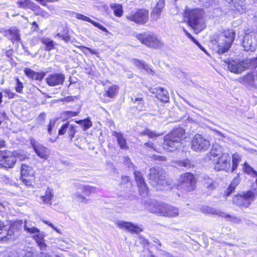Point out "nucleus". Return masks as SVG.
Returning <instances> with one entry per match:
<instances>
[{
  "label": "nucleus",
  "instance_id": "f257e3e1",
  "mask_svg": "<svg viewBox=\"0 0 257 257\" xmlns=\"http://www.w3.org/2000/svg\"><path fill=\"white\" fill-rule=\"evenodd\" d=\"M147 207L150 212L164 217H176L179 214V210L178 208L156 201L150 202Z\"/></svg>",
  "mask_w": 257,
  "mask_h": 257
},
{
  "label": "nucleus",
  "instance_id": "f03ea898",
  "mask_svg": "<svg viewBox=\"0 0 257 257\" xmlns=\"http://www.w3.org/2000/svg\"><path fill=\"white\" fill-rule=\"evenodd\" d=\"M166 173L159 167L150 169L147 175L150 183L154 187H159L161 189L171 185V180L166 178Z\"/></svg>",
  "mask_w": 257,
  "mask_h": 257
},
{
  "label": "nucleus",
  "instance_id": "7ed1b4c3",
  "mask_svg": "<svg viewBox=\"0 0 257 257\" xmlns=\"http://www.w3.org/2000/svg\"><path fill=\"white\" fill-rule=\"evenodd\" d=\"M185 130H173L165 140L164 149L169 152H174L181 146V141L186 138Z\"/></svg>",
  "mask_w": 257,
  "mask_h": 257
},
{
  "label": "nucleus",
  "instance_id": "20e7f679",
  "mask_svg": "<svg viewBox=\"0 0 257 257\" xmlns=\"http://www.w3.org/2000/svg\"><path fill=\"white\" fill-rule=\"evenodd\" d=\"M203 15V12L200 9L191 10L185 13V16L187 18L189 25L197 33L204 28Z\"/></svg>",
  "mask_w": 257,
  "mask_h": 257
},
{
  "label": "nucleus",
  "instance_id": "39448f33",
  "mask_svg": "<svg viewBox=\"0 0 257 257\" xmlns=\"http://www.w3.org/2000/svg\"><path fill=\"white\" fill-rule=\"evenodd\" d=\"M234 39V32L232 30H225L219 37L217 43V52L223 54L230 48Z\"/></svg>",
  "mask_w": 257,
  "mask_h": 257
},
{
  "label": "nucleus",
  "instance_id": "423d86ee",
  "mask_svg": "<svg viewBox=\"0 0 257 257\" xmlns=\"http://www.w3.org/2000/svg\"><path fill=\"white\" fill-rule=\"evenodd\" d=\"M136 38L148 47L156 49L161 48L163 45L155 35L150 32L137 34Z\"/></svg>",
  "mask_w": 257,
  "mask_h": 257
},
{
  "label": "nucleus",
  "instance_id": "0eeeda50",
  "mask_svg": "<svg viewBox=\"0 0 257 257\" xmlns=\"http://www.w3.org/2000/svg\"><path fill=\"white\" fill-rule=\"evenodd\" d=\"M254 193L251 191H248L235 195L233 201L239 206L248 207L254 201Z\"/></svg>",
  "mask_w": 257,
  "mask_h": 257
},
{
  "label": "nucleus",
  "instance_id": "6e6552de",
  "mask_svg": "<svg viewBox=\"0 0 257 257\" xmlns=\"http://www.w3.org/2000/svg\"><path fill=\"white\" fill-rule=\"evenodd\" d=\"M210 146V142L199 134L196 135L192 140L191 148L197 152H204Z\"/></svg>",
  "mask_w": 257,
  "mask_h": 257
},
{
  "label": "nucleus",
  "instance_id": "1a4fd4ad",
  "mask_svg": "<svg viewBox=\"0 0 257 257\" xmlns=\"http://www.w3.org/2000/svg\"><path fill=\"white\" fill-rule=\"evenodd\" d=\"M17 162L14 154L8 150L0 152V166L4 168H13Z\"/></svg>",
  "mask_w": 257,
  "mask_h": 257
},
{
  "label": "nucleus",
  "instance_id": "9d476101",
  "mask_svg": "<svg viewBox=\"0 0 257 257\" xmlns=\"http://www.w3.org/2000/svg\"><path fill=\"white\" fill-rule=\"evenodd\" d=\"M149 11L145 9H139L134 13L126 16L128 20L133 21L137 24L144 25L149 20Z\"/></svg>",
  "mask_w": 257,
  "mask_h": 257
},
{
  "label": "nucleus",
  "instance_id": "9b49d317",
  "mask_svg": "<svg viewBox=\"0 0 257 257\" xmlns=\"http://www.w3.org/2000/svg\"><path fill=\"white\" fill-rule=\"evenodd\" d=\"M196 181L192 173H185L180 176V187L185 191L190 192L195 188Z\"/></svg>",
  "mask_w": 257,
  "mask_h": 257
},
{
  "label": "nucleus",
  "instance_id": "f8f14e48",
  "mask_svg": "<svg viewBox=\"0 0 257 257\" xmlns=\"http://www.w3.org/2000/svg\"><path fill=\"white\" fill-rule=\"evenodd\" d=\"M34 174V170L31 166L25 164H22L21 167V180L26 186H30L32 185Z\"/></svg>",
  "mask_w": 257,
  "mask_h": 257
},
{
  "label": "nucleus",
  "instance_id": "ddd939ff",
  "mask_svg": "<svg viewBox=\"0 0 257 257\" xmlns=\"http://www.w3.org/2000/svg\"><path fill=\"white\" fill-rule=\"evenodd\" d=\"M214 163V169L216 171H228L230 167V157L228 153H223Z\"/></svg>",
  "mask_w": 257,
  "mask_h": 257
},
{
  "label": "nucleus",
  "instance_id": "4468645a",
  "mask_svg": "<svg viewBox=\"0 0 257 257\" xmlns=\"http://www.w3.org/2000/svg\"><path fill=\"white\" fill-rule=\"evenodd\" d=\"M228 69L235 74H240L247 69L245 60L243 61L230 60L227 63Z\"/></svg>",
  "mask_w": 257,
  "mask_h": 257
},
{
  "label": "nucleus",
  "instance_id": "2eb2a0df",
  "mask_svg": "<svg viewBox=\"0 0 257 257\" xmlns=\"http://www.w3.org/2000/svg\"><path fill=\"white\" fill-rule=\"evenodd\" d=\"M115 225L120 229H124L128 232L135 233H139L143 231L142 228L132 222L123 220H117Z\"/></svg>",
  "mask_w": 257,
  "mask_h": 257
},
{
  "label": "nucleus",
  "instance_id": "dca6fc26",
  "mask_svg": "<svg viewBox=\"0 0 257 257\" xmlns=\"http://www.w3.org/2000/svg\"><path fill=\"white\" fill-rule=\"evenodd\" d=\"M31 145L38 156L46 160L49 155V150L41 145L34 139H31Z\"/></svg>",
  "mask_w": 257,
  "mask_h": 257
},
{
  "label": "nucleus",
  "instance_id": "f3484780",
  "mask_svg": "<svg viewBox=\"0 0 257 257\" xmlns=\"http://www.w3.org/2000/svg\"><path fill=\"white\" fill-rule=\"evenodd\" d=\"M65 75L62 73L49 74L46 78L47 84L50 86H56L63 84Z\"/></svg>",
  "mask_w": 257,
  "mask_h": 257
},
{
  "label": "nucleus",
  "instance_id": "a211bd4d",
  "mask_svg": "<svg viewBox=\"0 0 257 257\" xmlns=\"http://www.w3.org/2000/svg\"><path fill=\"white\" fill-rule=\"evenodd\" d=\"M242 46L246 51H254L257 47V39L255 36L246 35L243 38Z\"/></svg>",
  "mask_w": 257,
  "mask_h": 257
},
{
  "label": "nucleus",
  "instance_id": "6ab92c4d",
  "mask_svg": "<svg viewBox=\"0 0 257 257\" xmlns=\"http://www.w3.org/2000/svg\"><path fill=\"white\" fill-rule=\"evenodd\" d=\"M134 175L136 181L139 187L140 194L143 196H145L148 193V188L141 173L135 170Z\"/></svg>",
  "mask_w": 257,
  "mask_h": 257
},
{
  "label": "nucleus",
  "instance_id": "aec40b11",
  "mask_svg": "<svg viewBox=\"0 0 257 257\" xmlns=\"http://www.w3.org/2000/svg\"><path fill=\"white\" fill-rule=\"evenodd\" d=\"M80 123L83 128H88L92 126V123L89 119H86L79 121H73L72 120L69 121L63 124L60 128H75L77 126L76 124Z\"/></svg>",
  "mask_w": 257,
  "mask_h": 257
},
{
  "label": "nucleus",
  "instance_id": "412c9836",
  "mask_svg": "<svg viewBox=\"0 0 257 257\" xmlns=\"http://www.w3.org/2000/svg\"><path fill=\"white\" fill-rule=\"evenodd\" d=\"M165 6V0H159L151 13V19L154 21H157Z\"/></svg>",
  "mask_w": 257,
  "mask_h": 257
},
{
  "label": "nucleus",
  "instance_id": "4be33fe9",
  "mask_svg": "<svg viewBox=\"0 0 257 257\" xmlns=\"http://www.w3.org/2000/svg\"><path fill=\"white\" fill-rule=\"evenodd\" d=\"M240 82L248 87L257 88V72L255 76L248 74L240 79Z\"/></svg>",
  "mask_w": 257,
  "mask_h": 257
},
{
  "label": "nucleus",
  "instance_id": "5701e85b",
  "mask_svg": "<svg viewBox=\"0 0 257 257\" xmlns=\"http://www.w3.org/2000/svg\"><path fill=\"white\" fill-rule=\"evenodd\" d=\"M222 149L220 147L214 146L213 148L207 154H206L204 160L206 162L212 161L215 162L218 157H220Z\"/></svg>",
  "mask_w": 257,
  "mask_h": 257
},
{
  "label": "nucleus",
  "instance_id": "b1692460",
  "mask_svg": "<svg viewBox=\"0 0 257 257\" xmlns=\"http://www.w3.org/2000/svg\"><path fill=\"white\" fill-rule=\"evenodd\" d=\"M16 4L19 8L29 9L34 11H36L40 9L39 6L30 0H18Z\"/></svg>",
  "mask_w": 257,
  "mask_h": 257
},
{
  "label": "nucleus",
  "instance_id": "393cba45",
  "mask_svg": "<svg viewBox=\"0 0 257 257\" xmlns=\"http://www.w3.org/2000/svg\"><path fill=\"white\" fill-rule=\"evenodd\" d=\"M152 93L156 94L157 98L161 101L167 102L169 101V95L168 91L161 87H156L153 89Z\"/></svg>",
  "mask_w": 257,
  "mask_h": 257
},
{
  "label": "nucleus",
  "instance_id": "a878e982",
  "mask_svg": "<svg viewBox=\"0 0 257 257\" xmlns=\"http://www.w3.org/2000/svg\"><path fill=\"white\" fill-rule=\"evenodd\" d=\"M74 15L75 18H76L77 19L82 20L91 23L95 27L102 30V31L108 32L107 29L104 27L100 25L99 23L91 20L89 18L78 13H75Z\"/></svg>",
  "mask_w": 257,
  "mask_h": 257
},
{
  "label": "nucleus",
  "instance_id": "bb28decb",
  "mask_svg": "<svg viewBox=\"0 0 257 257\" xmlns=\"http://www.w3.org/2000/svg\"><path fill=\"white\" fill-rule=\"evenodd\" d=\"M24 72L25 74L30 78L38 81H41L45 75V73L44 72H36L28 68H26Z\"/></svg>",
  "mask_w": 257,
  "mask_h": 257
},
{
  "label": "nucleus",
  "instance_id": "cd10ccee",
  "mask_svg": "<svg viewBox=\"0 0 257 257\" xmlns=\"http://www.w3.org/2000/svg\"><path fill=\"white\" fill-rule=\"evenodd\" d=\"M230 5L233 6L234 10L239 13H243L246 12V6L245 0H231Z\"/></svg>",
  "mask_w": 257,
  "mask_h": 257
},
{
  "label": "nucleus",
  "instance_id": "c85d7f7f",
  "mask_svg": "<svg viewBox=\"0 0 257 257\" xmlns=\"http://www.w3.org/2000/svg\"><path fill=\"white\" fill-rule=\"evenodd\" d=\"M5 35L12 41H18L20 40L19 30L16 28H12L9 30L6 31Z\"/></svg>",
  "mask_w": 257,
  "mask_h": 257
},
{
  "label": "nucleus",
  "instance_id": "c756f323",
  "mask_svg": "<svg viewBox=\"0 0 257 257\" xmlns=\"http://www.w3.org/2000/svg\"><path fill=\"white\" fill-rule=\"evenodd\" d=\"M133 63L138 68L145 70L148 74L153 75L154 71L150 68L144 61L134 59L132 60Z\"/></svg>",
  "mask_w": 257,
  "mask_h": 257
},
{
  "label": "nucleus",
  "instance_id": "7c9ffc66",
  "mask_svg": "<svg viewBox=\"0 0 257 257\" xmlns=\"http://www.w3.org/2000/svg\"><path fill=\"white\" fill-rule=\"evenodd\" d=\"M34 239L36 241L38 245L41 250H45L47 247L46 244L45 243L44 235L43 232L40 231L33 235Z\"/></svg>",
  "mask_w": 257,
  "mask_h": 257
},
{
  "label": "nucleus",
  "instance_id": "2f4dec72",
  "mask_svg": "<svg viewBox=\"0 0 257 257\" xmlns=\"http://www.w3.org/2000/svg\"><path fill=\"white\" fill-rule=\"evenodd\" d=\"M54 196L53 190L50 188H48L46 190L45 195L41 196V199L44 203L51 205V200Z\"/></svg>",
  "mask_w": 257,
  "mask_h": 257
},
{
  "label": "nucleus",
  "instance_id": "473e14b6",
  "mask_svg": "<svg viewBox=\"0 0 257 257\" xmlns=\"http://www.w3.org/2000/svg\"><path fill=\"white\" fill-rule=\"evenodd\" d=\"M240 182V179L239 177L236 176L235 177L231 182L230 184L228 186L227 190L224 193V195L226 196H228L234 190L236 187L239 184Z\"/></svg>",
  "mask_w": 257,
  "mask_h": 257
},
{
  "label": "nucleus",
  "instance_id": "72a5a7b5",
  "mask_svg": "<svg viewBox=\"0 0 257 257\" xmlns=\"http://www.w3.org/2000/svg\"><path fill=\"white\" fill-rule=\"evenodd\" d=\"M113 135L116 138L117 143L120 148L122 149H127L125 139L123 138L121 134L114 132Z\"/></svg>",
  "mask_w": 257,
  "mask_h": 257
},
{
  "label": "nucleus",
  "instance_id": "f704fd0d",
  "mask_svg": "<svg viewBox=\"0 0 257 257\" xmlns=\"http://www.w3.org/2000/svg\"><path fill=\"white\" fill-rule=\"evenodd\" d=\"M119 90L118 86L116 85H113L110 86L107 90L104 93V96H106L110 98L114 97L118 92Z\"/></svg>",
  "mask_w": 257,
  "mask_h": 257
},
{
  "label": "nucleus",
  "instance_id": "c9c22d12",
  "mask_svg": "<svg viewBox=\"0 0 257 257\" xmlns=\"http://www.w3.org/2000/svg\"><path fill=\"white\" fill-rule=\"evenodd\" d=\"M176 164L180 167H184L186 169L193 168L194 165L192 164L189 159L180 160L176 162Z\"/></svg>",
  "mask_w": 257,
  "mask_h": 257
},
{
  "label": "nucleus",
  "instance_id": "e433bc0d",
  "mask_svg": "<svg viewBox=\"0 0 257 257\" xmlns=\"http://www.w3.org/2000/svg\"><path fill=\"white\" fill-rule=\"evenodd\" d=\"M42 43L46 46V50L50 51L54 48V42L49 38L43 37Z\"/></svg>",
  "mask_w": 257,
  "mask_h": 257
},
{
  "label": "nucleus",
  "instance_id": "4c0bfd02",
  "mask_svg": "<svg viewBox=\"0 0 257 257\" xmlns=\"http://www.w3.org/2000/svg\"><path fill=\"white\" fill-rule=\"evenodd\" d=\"M111 8L113 9L114 14L117 17H121L123 13L122 6L118 4H113L111 5Z\"/></svg>",
  "mask_w": 257,
  "mask_h": 257
},
{
  "label": "nucleus",
  "instance_id": "58836bf2",
  "mask_svg": "<svg viewBox=\"0 0 257 257\" xmlns=\"http://www.w3.org/2000/svg\"><path fill=\"white\" fill-rule=\"evenodd\" d=\"M241 157L237 153H235L232 155V165L231 171L233 172L237 167L238 163L240 161Z\"/></svg>",
  "mask_w": 257,
  "mask_h": 257
},
{
  "label": "nucleus",
  "instance_id": "ea45409f",
  "mask_svg": "<svg viewBox=\"0 0 257 257\" xmlns=\"http://www.w3.org/2000/svg\"><path fill=\"white\" fill-rule=\"evenodd\" d=\"M207 210H208L209 212H211L213 214L218 215L219 216H221L222 217H224L226 219L229 218L231 219L232 218V217L229 215V214H227L219 210H214L213 208H211L210 207H208Z\"/></svg>",
  "mask_w": 257,
  "mask_h": 257
},
{
  "label": "nucleus",
  "instance_id": "a19ab883",
  "mask_svg": "<svg viewBox=\"0 0 257 257\" xmlns=\"http://www.w3.org/2000/svg\"><path fill=\"white\" fill-rule=\"evenodd\" d=\"M84 54L87 55V52H84V50H87L91 54H94L98 56L99 53L98 51L96 50L92 49L89 47H87L84 46H77Z\"/></svg>",
  "mask_w": 257,
  "mask_h": 257
},
{
  "label": "nucleus",
  "instance_id": "79ce46f5",
  "mask_svg": "<svg viewBox=\"0 0 257 257\" xmlns=\"http://www.w3.org/2000/svg\"><path fill=\"white\" fill-rule=\"evenodd\" d=\"M245 62L247 65V69H253L257 67V57L245 59Z\"/></svg>",
  "mask_w": 257,
  "mask_h": 257
},
{
  "label": "nucleus",
  "instance_id": "37998d69",
  "mask_svg": "<svg viewBox=\"0 0 257 257\" xmlns=\"http://www.w3.org/2000/svg\"><path fill=\"white\" fill-rule=\"evenodd\" d=\"M84 191L85 194L87 195H89L91 193H96L97 192V188L95 187L92 186H85L83 187Z\"/></svg>",
  "mask_w": 257,
  "mask_h": 257
},
{
  "label": "nucleus",
  "instance_id": "c03bdc74",
  "mask_svg": "<svg viewBox=\"0 0 257 257\" xmlns=\"http://www.w3.org/2000/svg\"><path fill=\"white\" fill-rule=\"evenodd\" d=\"M243 169L246 173L248 174L252 173L254 175L257 176V172L255 171L251 167H250L246 163H245L244 164Z\"/></svg>",
  "mask_w": 257,
  "mask_h": 257
},
{
  "label": "nucleus",
  "instance_id": "a18cd8bd",
  "mask_svg": "<svg viewBox=\"0 0 257 257\" xmlns=\"http://www.w3.org/2000/svg\"><path fill=\"white\" fill-rule=\"evenodd\" d=\"M24 229L30 234H37L40 232V230L34 226L28 227L26 224L24 226Z\"/></svg>",
  "mask_w": 257,
  "mask_h": 257
},
{
  "label": "nucleus",
  "instance_id": "49530a36",
  "mask_svg": "<svg viewBox=\"0 0 257 257\" xmlns=\"http://www.w3.org/2000/svg\"><path fill=\"white\" fill-rule=\"evenodd\" d=\"M204 185L205 187L209 189V190H212L215 188V183L212 179L209 178L204 183Z\"/></svg>",
  "mask_w": 257,
  "mask_h": 257
},
{
  "label": "nucleus",
  "instance_id": "de8ad7c7",
  "mask_svg": "<svg viewBox=\"0 0 257 257\" xmlns=\"http://www.w3.org/2000/svg\"><path fill=\"white\" fill-rule=\"evenodd\" d=\"M73 196L74 199H76L79 202L84 203L87 202V199L85 197L82 196V195L79 193L77 192L74 193Z\"/></svg>",
  "mask_w": 257,
  "mask_h": 257
},
{
  "label": "nucleus",
  "instance_id": "09e8293b",
  "mask_svg": "<svg viewBox=\"0 0 257 257\" xmlns=\"http://www.w3.org/2000/svg\"><path fill=\"white\" fill-rule=\"evenodd\" d=\"M23 89V83L20 81L18 78H16V85L15 86L16 91L17 92H22Z\"/></svg>",
  "mask_w": 257,
  "mask_h": 257
},
{
  "label": "nucleus",
  "instance_id": "8fccbe9b",
  "mask_svg": "<svg viewBox=\"0 0 257 257\" xmlns=\"http://www.w3.org/2000/svg\"><path fill=\"white\" fill-rule=\"evenodd\" d=\"M132 102L135 103L138 101H142L143 97L141 94H137V95H133L131 98Z\"/></svg>",
  "mask_w": 257,
  "mask_h": 257
},
{
  "label": "nucleus",
  "instance_id": "3c124183",
  "mask_svg": "<svg viewBox=\"0 0 257 257\" xmlns=\"http://www.w3.org/2000/svg\"><path fill=\"white\" fill-rule=\"evenodd\" d=\"M56 37H59L61 38L63 40H64L65 42H68L70 40V36L67 34H61L60 33H58L56 36Z\"/></svg>",
  "mask_w": 257,
  "mask_h": 257
},
{
  "label": "nucleus",
  "instance_id": "603ef678",
  "mask_svg": "<svg viewBox=\"0 0 257 257\" xmlns=\"http://www.w3.org/2000/svg\"><path fill=\"white\" fill-rule=\"evenodd\" d=\"M37 11H38V10ZM39 11L37 14V15H40L45 18H47L49 17L50 15L46 11L41 10L40 8V9H39Z\"/></svg>",
  "mask_w": 257,
  "mask_h": 257
},
{
  "label": "nucleus",
  "instance_id": "864d4df0",
  "mask_svg": "<svg viewBox=\"0 0 257 257\" xmlns=\"http://www.w3.org/2000/svg\"><path fill=\"white\" fill-rule=\"evenodd\" d=\"M48 132L50 135H51L52 134L55 135V137H54V139H53V138L50 139V141H51L52 142H55L57 138L56 130H48Z\"/></svg>",
  "mask_w": 257,
  "mask_h": 257
},
{
  "label": "nucleus",
  "instance_id": "5fc2aeb1",
  "mask_svg": "<svg viewBox=\"0 0 257 257\" xmlns=\"http://www.w3.org/2000/svg\"><path fill=\"white\" fill-rule=\"evenodd\" d=\"M214 134L216 135L219 139H222V138H225L226 136V134L225 133H222L218 131L214 130Z\"/></svg>",
  "mask_w": 257,
  "mask_h": 257
},
{
  "label": "nucleus",
  "instance_id": "6e6d98bb",
  "mask_svg": "<svg viewBox=\"0 0 257 257\" xmlns=\"http://www.w3.org/2000/svg\"><path fill=\"white\" fill-rule=\"evenodd\" d=\"M124 163L127 165L129 168H131V166L133 167V164L131 163L130 159L127 157H125L124 158Z\"/></svg>",
  "mask_w": 257,
  "mask_h": 257
},
{
  "label": "nucleus",
  "instance_id": "4d7b16f0",
  "mask_svg": "<svg viewBox=\"0 0 257 257\" xmlns=\"http://www.w3.org/2000/svg\"><path fill=\"white\" fill-rule=\"evenodd\" d=\"M37 2L40 3L42 6H45L46 5V2H55L58 1V0H36Z\"/></svg>",
  "mask_w": 257,
  "mask_h": 257
},
{
  "label": "nucleus",
  "instance_id": "13d9d810",
  "mask_svg": "<svg viewBox=\"0 0 257 257\" xmlns=\"http://www.w3.org/2000/svg\"><path fill=\"white\" fill-rule=\"evenodd\" d=\"M58 119H51L50 121L49 127L48 128H52L55 126V123L58 121Z\"/></svg>",
  "mask_w": 257,
  "mask_h": 257
},
{
  "label": "nucleus",
  "instance_id": "bf43d9fd",
  "mask_svg": "<svg viewBox=\"0 0 257 257\" xmlns=\"http://www.w3.org/2000/svg\"><path fill=\"white\" fill-rule=\"evenodd\" d=\"M193 42L196 44L197 46L201 50H202L204 52H205V53L207 54V52L206 50V49L197 41H196V40H195V41H193Z\"/></svg>",
  "mask_w": 257,
  "mask_h": 257
},
{
  "label": "nucleus",
  "instance_id": "052dcab7",
  "mask_svg": "<svg viewBox=\"0 0 257 257\" xmlns=\"http://www.w3.org/2000/svg\"><path fill=\"white\" fill-rule=\"evenodd\" d=\"M155 159L156 160H159L160 161H166V158L165 157L161 156H155Z\"/></svg>",
  "mask_w": 257,
  "mask_h": 257
},
{
  "label": "nucleus",
  "instance_id": "680f3d73",
  "mask_svg": "<svg viewBox=\"0 0 257 257\" xmlns=\"http://www.w3.org/2000/svg\"><path fill=\"white\" fill-rule=\"evenodd\" d=\"M184 31L186 35L193 42L195 41V39L186 30L184 29Z\"/></svg>",
  "mask_w": 257,
  "mask_h": 257
},
{
  "label": "nucleus",
  "instance_id": "e2e57ef3",
  "mask_svg": "<svg viewBox=\"0 0 257 257\" xmlns=\"http://www.w3.org/2000/svg\"><path fill=\"white\" fill-rule=\"evenodd\" d=\"M38 28V24H37V23L36 22H33L32 23V28L31 29L33 30V31H37V29Z\"/></svg>",
  "mask_w": 257,
  "mask_h": 257
},
{
  "label": "nucleus",
  "instance_id": "0e129e2a",
  "mask_svg": "<svg viewBox=\"0 0 257 257\" xmlns=\"http://www.w3.org/2000/svg\"><path fill=\"white\" fill-rule=\"evenodd\" d=\"M66 113L67 114V115L69 116H70V117L74 116H76L77 115V112L69 111H66Z\"/></svg>",
  "mask_w": 257,
  "mask_h": 257
},
{
  "label": "nucleus",
  "instance_id": "69168bd1",
  "mask_svg": "<svg viewBox=\"0 0 257 257\" xmlns=\"http://www.w3.org/2000/svg\"><path fill=\"white\" fill-rule=\"evenodd\" d=\"M70 132L69 133V138L70 139H72L74 136V134L75 133V130H69Z\"/></svg>",
  "mask_w": 257,
  "mask_h": 257
},
{
  "label": "nucleus",
  "instance_id": "338daca9",
  "mask_svg": "<svg viewBox=\"0 0 257 257\" xmlns=\"http://www.w3.org/2000/svg\"><path fill=\"white\" fill-rule=\"evenodd\" d=\"M37 257H52V256H50V255H49L47 253L41 252L40 254H39L37 255Z\"/></svg>",
  "mask_w": 257,
  "mask_h": 257
},
{
  "label": "nucleus",
  "instance_id": "774afa93",
  "mask_svg": "<svg viewBox=\"0 0 257 257\" xmlns=\"http://www.w3.org/2000/svg\"><path fill=\"white\" fill-rule=\"evenodd\" d=\"M121 180L124 182H127L129 181V178H128V177H127L126 176H122L121 177Z\"/></svg>",
  "mask_w": 257,
  "mask_h": 257
}]
</instances>
